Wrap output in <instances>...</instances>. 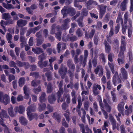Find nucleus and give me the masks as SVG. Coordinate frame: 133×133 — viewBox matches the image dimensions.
Segmentation results:
<instances>
[{"mask_svg":"<svg viewBox=\"0 0 133 133\" xmlns=\"http://www.w3.org/2000/svg\"><path fill=\"white\" fill-rule=\"evenodd\" d=\"M97 98L98 100L99 101V105L101 107L103 112L105 116V117L106 119H107L108 117V114L105 111L104 109H105L108 112H110L111 111V108L107 103V102L109 103H110V98L108 97L106 100L105 99L103 100V102L104 104V105L101 103L102 100L101 97L99 95L98 96Z\"/></svg>","mask_w":133,"mask_h":133,"instance_id":"obj_1","label":"nucleus"},{"mask_svg":"<svg viewBox=\"0 0 133 133\" xmlns=\"http://www.w3.org/2000/svg\"><path fill=\"white\" fill-rule=\"evenodd\" d=\"M0 117L1 118V120H0V131L3 130L2 126L4 129L5 133H10V130H9L7 127L3 123V118H8L9 116L7 115L6 112L4 110H2V112L0 113Z\"/></svg>","mask_w":133,"mask_h":133,"instance_id":"obj_2","label":"nucleus"},{"mask_svg":"<svg viewBox=\"0 0 133 133\" xmlns=\"http://www.w3.org/2000/svg\"><path fill=\"white\" fill-rule=\"evenodd\" d=\"M61 12L63 15V17H64L66 16V14L68 13L70 16H72L75 14V11L73 8H67V7L64 6L61 10Z\"/></svg>","mask_w":133,"mask_h":133,"instance_id":"obj_3","label":"nucleus"},{"mask_svg":"<svg viewBox=\"0 0 133 133\" xmlns=\"http://www.w3.org/2000/svg\"><path fill=\"white\" fill-rule=\"evenodd\" d=\"M10 101V97L6 94H4L1 91L0 92V102L6 105L9 103Z\"/></svg>","mask_w":133,"mask_h":133,"instance_id":"obj_4","label":"nucleus"},{"mask_svg":"<svg viewBox=\"0 0 133 133\" xmlns=\"http://www.w3.org/2000/svg\"><path fill=\"white\" fill-rule=\"evenodd\" d=\"M35 107L34 105L29 106L27 109V114L29 120H31L34 117L33 114L31 112L34 111L35 110Z\"/></svg>","mask_w":133,"mask_h":133,"instance_id":"obj_5","label":"nucleus"},{"mask_svg":"<svg viewBox=\"0 0 133 133\" xmlns=\"http://www.w3.org/2000/svg\"><path fill=\"white\" fill-rule=\"evenodd\" d=\"M4 1H5V0H0V2ZM5 1L7 3V4L3 2L2 5L3 7L8 9L14 8V6L11 4H9V3H11V1L13 4H15V2L14 0H5Z\"/></svg>","mask_w":133,"mask_h":133,"instance_id":"obj_6","label":"nucleus"},{"mask_svg":"<svg viewBox=\"0 0 133 133\" xmlns=\"http://www.w3.org/2000/svg\"><path fill=\"white\" fill-rule=\"evenodd\" d=\"M39 59L40 61L38 63V64L39 66L41 68H42L43 66H46L48 63V62L45 61L42 64V62L43 60L45 58V56L44 54H43L39 56Z\"/></svg>","mask_w":133,"mask_h":133,"instance_id":"obj_7","label":"nucleus"},{"mask_svg":"<svg viewBox=\"0 0 133 133\" xmlns=\"http://www.w3.org/2000/svg\"><path fill=\"white\" fill-rule=\"evenodd\" d=\"M55 25H53L52 26V29L51 31V33L52 34H53L55 33V31L56 29H57V30L58 31V32H57L56 34V37L57 38L59 41L61 40V33L59 31L60 29H58V28H54L55 27Z\"/></svg>","mask_w":133,"mask_h":133,"instance_id":"obj_8","label":"nucleus"},{"mask_svg":"<svg viewBox=\"0 0 133 133\" xmlns=\"http://www.w3.org/2000/svg\"><path fill=\"white\" fill-rule=\"evenodd\" d=\"M112 81L115 86L117 84L121 82V80L119 78L118 74L117 72H116L115 74L113 77Z\"/></svg>","mask_w":133,"mask_h":133,"instance_id":"obj_9","label":"nucleus"},{"mask_svg":"<svg viewBox=\"0 0 133 133\" xmlns=\"http://www.w3.org/2000/svg\"><path fill=\"white\" fill-rule=\"evenodd\" d=\"M121 72L119 76L122 79H127V73L125 69L122 68L121 69Z\"/></svg>","mask_w":133,"mask_h":133,"instance_id":"obj_10","label":"nucleus"},{"mask_svg":"<svg viewBox=\"0 0 133 133\" xmlns=\"http://www.w3.org/2000/svg\"><path fill=\"white\" fill-rule=\"evenodd\" d=\"M98 7L100 8V16L99 17L101 19L102 18L103 16L105 13L107 6L106 5H99L98 6Z\"/></svg>","mask_w":133,"mask_h":133,"instance_id":"obj_11","label":"nucleus"},{"mask_svg":"<svg viewBox=\"0 0 133 133\" xmlns=\"http://www.w3.org/2000/svg\"><path fill=\"white\" fill-rule=\"evenodd\" d=\"M94 72L96 74H98L99 76H102L103 74V71L101 66H98L94 70Z\"/></svg>","mask_w":133,"mask_h":133,"instance_id":"obj_12","label":"nucleus"},{"mask_svg":"<svg viewBox=\"0 0 133 133\" xmlns=\"http://www.w3.org/2000/svg\"><path fill=\"white\" fill-rule=\"evenodd\" d=\"M82 130V133H92V131L90 129H89L87 125H86L85 126V130L86 132H85V130L84 128V125L82 124H80L79 125Z\"/></svg>","mask_w":133,"mask_h":133,"instance_id":"obj_13","label":"nucleus"},{"mask_svg":"<svg viewBox=\"0 0 133 133\" xmlns=\"http://www.w3.org/2000/svg\"><path fill=\"white\" fill-rule=\"evenodd\" d=\"M14 110L15 112H18L20 114H22L24 112L25 108L23 106L20 105L19 107H15L14 108Z\"/></svg>","mask_w":133,"mask_h":133,"instance_id":"obj_14","label":"nucleus"},{"mask_svg":"<svg viewBox=\"0 0 133 133\" xmlns=\"http://www.w3.org/2000/svg\"><path fill=\"white\" fill-rule=\"evenodd\" d=\"M124 51L121 50L120 52L118 55V58L117 61L118 63L119 64H122L124 62L123 60V58L124 57L123 53Z\"/></svg>","mask_w":133,"mask_h":133,"instance_id":"obj_15","label":"nucleus"},{"mask_svg":"<svg viewBox=\"0 0 133 133\" xmlns=\"http://www.w3.org/2000/svg\"><path fill=\"white\" fill-rule=\"evenodd\" d=\"M62 39L64 41L66 42L67 41H74L77 39V37L75 36H74L72 37H70L68 35L66 37L64 36L63 37Z\"/></svg>","mask_w":133,"mask_h":133,"instance_id":"obj_16","label":"nucleus"},{"mask_svg":"<svg viewBox=\"0 0 133 133\" xmlns=\"http://www.w3.org/2000/svg\"><path fill=\"white\" fill-rule=\"evenodd\" d=\"M97 88L100 90L101 89V87L99 85L94 84L93 87V90L95 95H97L99 94V91L97 90Z\"/></svg>","mask_w":133,"mask_h":133,"instance_id":"obj_17","label":"nucleus"},{"mask_svg":"<svg viewBox=\"0 0 133 133\" xmlns=\"http://www.w3.org/2000/svg\"><path fill=\"white\" fill-rule=\"evenodd\" d=\"M128 23H129V25H127V26L129 27L128 31V36L129 37H130L132 34L131 28L132 26V22L131 20L130 19H128Z\"/></svg>","mask_w":133,"mask_h":133,"instance_id":"obj_18","label":"nucleus"},{"mask_svg":"<svg viewBox=\"0 0 133 133\" xmlns=\"http://www.w3.org/2000/svg\"><path fill=\"white\" fill-rule=\"evenodd\" d=\"M70 19H67L63 21V24L62 25L61 29H68L69 26L68 24L70 22Z\"/></svg>","mask_w":133,"mask_h":133,"instance_id":"obj_19","label":"nucleus"},{"mask_svg":"<svg viewBox=\"0 0 133 133\" xmlns=\"http://www.w3.org/2000/svg\"><path fill=\"white\" fill-rule=\"evenodd\" d=\"M27 22L25 20L21 19L17 21V25L19 27H23L27 23Z\"/></svg>","mask_w":133,"mask_h":133,"instance_id":"obj_20","label":"nucleus"},{"mask_svg":"<svg viewBox=\"0 0 133 133\" xmlns=\"http://www.w3.org/2000/svg\"><path fill=\"white\" fill-rule=\"evenodd\" d=\"M63 83V81H61L59 84V91L57 93V94L58 97V102H59V98L61 96V95H62L63 93V90L61 88V87H62V85Z\"/></svg>","mask_w":133,"mask_h":133,"instance_id":"obj_21","label":"nucleus"},{"mask_svg":"<svg viewBox=\"0 0 133 133\" xmlns=\"http://www.w3.org/2000/svg\"><path fill=\"white\" fill-rule=\"evenodd\" d=\"M128 0H124L122 2L121 5V9L122 11H124L126 9V6Z\"/></svg>","mask_w":133,"mask_h":133,"instance_id":"obj_22","label":"nucleus"},{"mask_svg":"<svg viewBox=\"0 0 133 133\" xmlns=\"http://www.w3.org/2000/svg\"><path fill=\"white\" fill-rule=\"evenodd\" d=\"M109 118L112 125L113 129L114 130L116 128V123L115 120L111 114L109 115Z\"/></svg>","mask_w":133,"mask_h":133,"instance_id":"obj_23","label":"nucleus"},{"mask_svg":"<svg viewBox=\"0 0 133 133\" xmlns=\"http://www.w3.org/2000/svg\"><path fill=\"white\" fill-rule=\"evenodd\" d=\"M19 122L21 124L26 125L27 124L28 121L24 117H20L19 118Z\"/></svg>","mask_w":133,"mask_h":133,"instance_id":"obj_24","label":"nucleus"},{"mask_svg":"<svg viewBox=\"0 0 133 133\" xmlns=\"http://www.w3.org/2000/svg\"><path fill=\"white\" fill-rule=\"evenodd\" d=\"M125 37L124 36H122V45L121 46V50L124 51L125 49V43L124 41Z\"/></svg>","mask_w":133,"mask_h":133,"instance_id":"obj_25","label":"nucleus"},{"mask_svg":"<svg viewBox=\"0 0 133 133\" xmlns=\"http://www.w3.org/2000/svg\"><path fill=\"white\" fill-rule=\"evenodd\" d=\"M124 104V102H120L118 104V109L119 111L121 112L123 111Z\"/></svg>","mask_w":133,"mask_h":133,"instance_id":"obj_26","label":"nucleus"},{"mask_svg":"<svg viewBox=\"0 0 133 133\" xmlns=\"http://www.w3.org/2000/svg\"><path fill=\"white\" fill-rule=\"evenodd\" d=\"M81 52H82L80 50L78 49L76 51V55H75L74 58V61L75 63H77L78 62V59L77 58V57L78 55L79 54H81Z\"/></svg>","mask_w":133,"mask_h":133,"instance_id":"obj_27","label":"nucleus"},{"mask_svg":"<svg viewBox=\"0 0 133 133\" xmlns=\"http://www.w3.org/2000/svg\"><path fill=\"white\" fill-rule=\"evenodd\" d=\"M64 97H66L67 99L66 101L68 103H69L70 102V99L69 95L68 94H64L63 96V98L61 100V102H62L65 100V98H64Z\"/></svg>","mask_w":133,"mask_h":133,"instance_id":"obj_28","label":"nucleus"},{"mask_svg":"<svg viewBox=\"0 0 133 133\" xmlns=\"http://www.w3.org/2000/svg\"><path fill=\"white\" fill-rule=\"evenodd\" d=\"M41 27L40 26H39L37 27H35L34 29H29L27 33V36H29L30 34L31 33V32H32V30H37V31Z\"/></svg>","mask_w":133,"mask_h":133,"instance_id":"obj_29","label":"nucleus"},{"mask_svg":"<svg viewBox=\"0 0 133 133\" xmlns=\"http://www.w3.org/2000/svg\"><path fill=\"white\" fill-rule=\"evenodd\" d=\"M23 90L24 93L25 94V98L27 99L29 98L28 91L27 86H25L23 88Z\"/></svg>","mask_w":133,"mask_h":133,"instance_id":"obj_30","label":"nucleus"},{"mask_svg":"<svg viewBox=\"0 0 133 133\" xmlns=\"http://www.w3.org/2000/svg\"><path fill=\"white\" fill-rule=\"evenodd\" d=\"M88 51L87 50H85L84 51V58L83 64V67L86 64V59L88 56Z\"/></svg>","mask_w":133,"mask_h":133,"instance_id":"obj_31","label":"nucleus"},{"mask_svg":"<svg viewBox=\"0 0 133 133\" xmlns=\"http://www.w3.org/2000/svg\"><path fill=\"white\" fill-rule=\"evenodd\" d=\"M32 50L35 53L37 54H39L43 52L42 49L40 48H37L36 49L32 48Z\"/></svg>","mask_w":133,"mask_h":133,"instance_id":"obj_32","label":"nucleus"},{"mask_svg":"<svg viewBox=\"0 0 133 133\" xmlns=\"http://www.w3.org/2000/svg\"><path fill=\"white\" fill-rule=\"evenodd\" d=\"M104 44L105 45V49L106 52L109 53L110 50V47L109 45L108 44L106 41L104 42Z\"/></svg>","mask_w":133,"mask_h":133,"instance_id":"obj_33","label":"nucleus"},{"mask_svg":"<svg viewBox=\"0 0 133 133\" xmlns=\"http://www.w3.org/2000/svg\"><path fill=\"white\" fill-rule=\"evenodd\" d=\"M48 100L49 102L51 104L54 103L56 99L54 95L50 96L49 97Z\"/></svg>","mask_w":133,"mask_h":133,"instance_id":"obj_34","label":"nucleus"},{"mask_svg":"<svg viewBox=\"0 0 133 133\" xmlns=\"http://www.w3.org/2000/svg\"><path fill=\"white\" fill-rule=\"evenodd\" d=\"M13 108L11 106L8 109V111L10 115L12 117L15 116V115L13 111Z\"/></svg>","mask_w":133,"mask_h":133,"instance_id":"obj_35","label":"nucleus"},{"mask_svg":"<svg viewBox=\"0 0 133 133\" xmlns=\"http://www.w3.org/2000/svg\"><path fill=\"white\" fill-rule=\"evenodd\" d=\"M45 93H43L40 97L39 100L41 103L44 102L46 101V99L45 98Z\"/></svg>","mask_w":133,"mask_h":133,"instance_id":"obj_36","label":"nucleus"},{"mask_svg":"<svg viewBox=\"0 0 133 133\" xmlns=\"http://www.w3.org/2000/svg\"><path fill=\"white\" fill-rule=\"evenodd\" d=\"M25 79L24 78H21L19 80L18 83L19 86L22 87L24 84Z\"/></svg>","mask_w":133,"mask_h":133,"instance_id":"obj_37","label":"nucleus"},{"mask_svg":"<svg viewBox=\"0 0 133 133\" xmlns=\"http://www.w3.org/2000/svg\"><path fill=\"white\" fill-rule=\"evenodd\" d=\"M92 0H90L88 1L85 4L86 6L87 7V9L89 10L91 9L90 5L92 6Z\"/></svg>","mask_w":133,"mask_h":133,"instance_id":"obj_38","label":"nucleus"},{"mask_svg":"<svg viewBox=\"0 0 133 133\" xmlns=\"http://www.w3.org/2000/svg\"><path fill=\"white\" fill-rule=\"evenodd\" d=\"M95 30H92L88 36L87 35V33L86 32L85 34V36L87 38H91L93 36Z\"/></svg>","mask_w":133,"mask_h":133,"instance_id":"obj_39","label":"nucleus"},{"mask_svg":"<svg viewBox=\"0 0 133 133\" xmlns=\"http://www.w3.org/2000/svg\"><path fill=\"white\" fill-rule=\"evenodd\" d=\"M115 89H113V91H111V94L112 97V100L114 102H116L117 101L116 95L115 94L114 92V91H115Z\"/></svg>","mask_w":133,"mask_h":133,"instance_id":"obj_40","label":"nucleus"},{"mask_svg":"<svg viewBox=\"0 0 133 133\" xmlns=\"http://www.w3.org/2000/svg\"><path fill=\"white\" fill-rule=\"evenodd\" d=\"M67 69L66 68H64L63 69H60L59 70V72L61 75H65L66 74Z\"/></svg>","mask_w":133,"mask_h":133,"instance_id":"obj_41","label":"nucleus"},{"mask_svg":"<svg viewBox=\"0 0 133 133\" xmlns=\"http://www.w3.org/2000/svg\"><path fill=\"white\" fill-rule=\"evenodd\" d=\"M132 111V106L130 105L129 106L128 109L125 111V113L126 115H128L129 114L131 113Z\"/></svg>","mask_w":133,"mask_h":133,"instance_id":"obj_42","label":"nucleus"},{"mask_svg":"<svg viewBox=\"0 0 133 133\" xmlns=\"http://www.w3.org/2000/svg\"><path fill=\"white\" fill-rule=\"evenodd\" d=\"M46 105L44 103H41L40 105H39V111H42L43 110L45 109Z\"/></svg>","mask_w":133,"mask_h":133,"instance_id":"obj_43","label":"nucleus"},{"mask_svg":"<svg viewBox=\"0 0 133 133\" xmlns=\"http://www.w3.org/2000/svg\"><path fill=\"white\" fill-rule=\"evenodd\" d=\"M2 18L3 19L6 20L10 18V16L9 13H5L2 15Z\"/></svg>","mask_w":133,"mask_h":133,"instance_id":"obj_44","label":"nucleus"},{"mask_svg":"<svg viewBox=\"0 0 133 133\" xmlns=\"http://www.w3.org/2000/svg\"><path fill=\"white\" fill-rule=\"evenodd\" d=\"M76 32L77 35L79 37H81L83 34L80 29H77Z\"/></svg>","mask_w":133,"mask_h":133,"instance_id":"obj_45","label":"nucleus"},{"mask_svg":"<svg viewBox=\"0 0 133 133\" xmlns=\"http://www.w3.org/2000/svg\"><path fill=\"white\" fill-rule=\"evenodd\" d=\"M106 70L107 71V79H108L110 78V71H109L108 66L105 67Z\"/></svg>","mask_w":133,"mask_h":133,"instance_id":"obj_46","label":"nucleus"},{"mask_svg":"<svg viewBox=\"0 0 133 133\" xmlns=\"http://www.w3.org/2000/svg\"><path fill=\"white\" fill-rule=\"evenodd\" d=\"M108 64L109 66L110 69L111 71L114 74V68L115 65L113 63H110L109 62L108 63Z\"/></svg>","mask_w":133,"mask_h":133,"instance_id":"obj_47","label":"nucleus"},{"mask_svg":"<svg viewBox=\"0 0 133 133\" xmlns=\"http://www.w3.org/2000/svg\"><path fill=\"white\" fill-rule=\"evenodd\" d=\"M71 60H68L67 62L68 65L70 69H74L75 68V66L74 65L71 64Z\"/></svg>","mask_w":133,"mask_h":133,"instance_id":"obj_48","label":"nucleus"},{"mask_svg":"<svg viewBox=\"0 0 133 133\" xmlns=\"http://www.w3.org/2000/svg\"><path fill=\"white\" fill-rule=\"evenodd\" d=\"M83 111V116L81 117V119L82 121L84 123L85 121V116L86 115V112L85 110L82 109Z\"/></svg>","mask_w":133,"mask_h":133,"instance_id":"obj_49","label":"nucleus"},{"mask_svg":"<svg viewBox=\"0 0 133 133\" xmlns=\"http://www.w3.org/2000/svg\"><path fill=\"white\" fill-rule=\"evenodd\" d=\"M116 22L117 23H118L120 22L122 24L123 23V19L121 17V16L120 15H118L117 19Z\"/></svg>","mask_w":133,"mask_h":133,"instance_id":"obj_50","label":"nucleus"},{"mask_svg":"<svg viewBox=\"0 0 133 133\" xmlns=\"http://www.w3.org/2000/svg\"><path fill=\"white\" fill-rule=\"evenodd\" d=\"M108 122L107 121H105L104 123V124L102 128L103 130H106L107 132L108 131V129L107 128V127H108Z\"/></svg>","mask_w":133,"mask_h":133,"instance_id":"obj_51","label":"nucleus"},{"mask_svg":"<svg viewBox=\"0 0 133 133\" xmlns=\"http://www.w3.org/2000/svg\"><path fill=\"white\" fill-rule=\"evenodd\" d=\"M39 81H37L36 80H35L32 81L31 83V85L33 86H37L39 83Z\"/></svg>","mask_w":133,"mask_h":133,"instance_id":"obj_52","label":"nucleus"},{"mask_svg":"<svg viewBox=\"0 0 133 133\" xmlns=\"http://www.w3.org/2000/svg\"><path fill=\"white\" fill-rule=\"evenodd\" d=\"M47 109L48 110V111H46L45 112V114H48L49 113L51 112L52 111L53 108L51 107L48 106L47 108Z\"/></svg>","mask_w":133,"mask_h":133,"instance_id":"obj_53","label":"nucleus"},{"mask_svg":"<svg viewBox=\"0 0 133 133\" xmlns=\"http://www.w3.org/2000/svg\"><path fill=\"white\" fill-rule=\"evenodd\" d=\"M8 23L5 22H4V21L3 20H2L1 21L0 24L1 26L3 27V29L4 30L6 31V29L5 27L4 26V25H6Z\"/></svg>","mask_w":133,"mask_h":133,"instance_id":"obj_54","label":"nucleus"},{"mask_svg":"<svg viewBox=\"0 0 133 133\" xmlns=\"http://www.w3.org/2000/svg\"><path fill=\"white\" fill-rule=\"evenodd\" d=\"M83 17L80 18L78 20V25L79 26L82 27L83 26V24L82 22Z\"/></svg>","mask_w":133,"mask_h":133,"instance_id":"obj_55","label":"nucleus"},{"mask_svg":"<svg viewBox=\"0 0 133 133\" xmlns=\"http://www.w3.org/2000/svg\"><path fill=\"white\" fill-rule=\"evenodd\" d=\"M128 16V13L127 12H126L125 13L124 15V24H126L127 23V21H128L127 18Z\"/></svg>","mask_w":133,"mask_h":133,"instance_id":"obj_56","label":"nucleus"},{"mask_svg":"<svg viewBox=\"0 0 133 133\" xmlns=\"http://www.w3.org/2000/svg\"><path fill=\"white\" fill-rule=\"evenodd\" d=\"M6 37L8 41V43H11L10 40L12 38V36L10 34H8L6 36Z\"/></svg>","mask_w":133,"mask_h":133,"instance_id":"obj_57","label":"nucleus"},{"mask_svg":"<svg viewBox=\"0 0 133 133\" xmlns=\"http://www.w3.org/2000/svg\"><path fill=\"white\" fill-rule=\"evenodd\" d=\"M51 84L50 83H49L47 87V92L48 93H50L51 92Z\"/></svg>","mask_w":133,"mask_h":133,"instance_id":"obj_58","label":"nucleus"},{"mask_svg":"<svg viewBox=\"0 0 133 133\" xmlns=\"http://www.w3.org/2000/svg\"><path fill=\"white\" fill-rule=\"evenodd\" d=\"M114 56V54H110L108 55V59L111 62L112 61V58Z\"/></svg>","mask_w":133,"mask_h":133,"instance_id":"obj_59","label":"nucleus"},{"mask_svg":"<svg viewBox=\"0 0 133 133\" xmlns=\"http://www.w3.org/2000/svg\"><path fill=\"white\" fill-rule=\"evenodd\" d=\"M15 77L14 76L12 75H9V80L10 82H11L12 80L15 79Z\"/></svg>","mask_w":133,"mask_h":133,"instance_id":"obj_60","label":"nucleus"},{"mask_svg":"<svg viewBox=\"0 0 133 133\" xmlns=\"http://www.w3.org/2000/svg\"><path fill=\"white\" fill-rule=\"evenodd\" d=\"M66 113L64 114V115L67 121L69 122V113L68 111H66Z\"/></svg>","mask_w":133,"mask_h":133,"instance_id":"obj_61","label":"nucleus"},{"mask_svg":"<svg viewBox=\"0 0 133 133\" xmlns=\"http://www.w3.org/2000/svg\"><path fill=\"white\" fill-rule=\"evenodd\" d=\"M46 75L47 77L48 81H50L51 79V76L49 72H48L46 74Z\"/></svg>","mask_w":133,"mask_h":133,"instance_id":"obj_62","label":"nucleus"},{"mask_svg":"<svg viewBox=\"0 0 133 133\" xmlns=\"http://www.w3.org/2000/svg\"><path fill=\"white\" fill-rule=\"evenodd\" d=\"M23 96L21 95H19L17 98V100L18 102L21 101L23 100Z\"/></svg>","mask_w":133,"mask_h":133,"instance_id":"obj_63","label":"nucleus"},{"mask_svg":"<svg viewBox=\"0 0 133 133\" xmlns=\"http://www.w3.org/2000/svg\"><path fill=\"white\" fill-rule=\"evenodd\" d=\"M93 130L95 133H102L101 131V129H98L96 130L95 128L94 127Z\"/></svg>","mask_w":133,"mask_h":133,"instance_id":"obj_64","label":"nucleus"}]
</instances>
